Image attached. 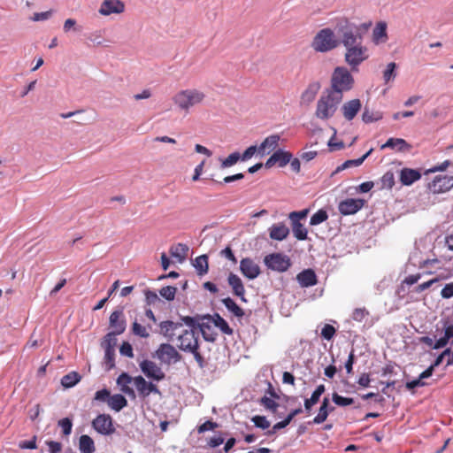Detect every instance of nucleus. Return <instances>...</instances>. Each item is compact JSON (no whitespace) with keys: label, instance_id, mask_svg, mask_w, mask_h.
<instances>
[{"label":"nucleus","instance_id":"obj_1","mask_svg":"<svg viewBox=\"0 0 453 453\" xmlns=\"http://www.w3.org/2000/svg\"><path fill=\"white\" fill-rule=\"evenodd\" d=\"M177 346L185 352L192 353L200 366L203 365V357L199 352V332L196 328H181L177 335Z\"/></svg>","mask_w":453,"mask_h":453},{"label":"nucleus","instance_id":"obj_2","mask_svg":"<svg viewBox=\"0 0 453 453\" xmlns=\"http://www.w3.org/2000/svg\"><path fill=\"white\" fill-rule=\"evenodd\" d=\"M342 98V95H338L328 88L325 89L317 102L316 117L322 120L332 118L336 112Z\"/></svg>","mask_w":453,"mask_h":453},{"label":"nucleus","instance_id":"obj_3","mask_svg":"<svg viewBox=\"0 0 453 453\" xmlns=\"http://www.w3.org/2000/svg\"><path fill=\"white\" fill-rule=\"evenodd\" d=\"M205 94L196 88H187L177 92L173 97V102L181 111L188 112L189 110L203 102Z\"/></svg>","mask_w":453,"mask_h":453},{"label":"nucleus","instance_id":"obj_4","mask_svg":"<svg viewBox=\"0 0 453 453\" xmlns=\"http://www.w3.org/2000/svg\"><path fill=\"white\" fill-rule=\"evenodd\" d=\"M354 84V78L349 71L343 66L336 67L331 76L329 90L342 95L350 90Z\"/></svg>","mask_w":453,"mask_h":453},{"label":"nucleus","instance_id":"obj_5","mask_svg":"<svg viewBox=\"0 0 453 453\" xmlns=\"http://www.w3.org/2000/svg\"><path fill=\"white\" fill-rule=\"evenodd\" d=\"M340 44L334 31L330 28H323L315 35L311 47L317 52H327L335 49Z\"/></svg>","mask_w":453,"mask_h":453},{"label":"nucleus","instance_id":"obj_6","mask_svg":"<svg viewBox=\"0 0 453 453\" xmlns=\"http://www.w3.org/2000/svg\"><path fill=\"white\" fill-rule=\"evenodd\" d=\"M368 58V50L362 42L346 48L344 60L352 71H357L359 65Z\"/></svg>","mask_w":453,"mask_h":453},{"label":"nucleus","instance_id":"obj_7","mask_svg":"<svg viewBox=\"0 0 453 453\" xmlns=\"http://www.w3.org/2000/svg\"><path fill=\"white\" fill-rule=\"evenodd\" d=\"M341 41L345 48L362 42L359 28L353 23L345 20L338 29Z\"/></svg>","mask_w":453,"mask_h":453},{"label":"nucleus","instance_id":"obj_8","mask_svg":"<svg viewBox=\"0 0 453 453\" xmlns=\"http://www.w3.org/2000/svg\"><path fill=\"white\" fill-rule=\"evenodd\" d=\"M157 358L167 365L175 364L181 359V355L169 343H162L156 351Z\"/></svg>","mask_w":453,"mask_h":453},{"label":"nucleus","instance_id":"obj_9","mask_svg":"<svg viewBox=\"0 0 453 453\" xmlns=\"http://www.w3.org/2000/svg\"><path fill=\"white\" fill-rule=\"evenodd\" d=\"M265 264L268 268L278 272H285L291 265L290 259L281 253H273L266 256Z\"/></svg>","mask_w":453,"mask_h":453},{"label":"nucleus","instance_id":"obj_10","mask_svg":"<svg viewBox=\"0 0 453 453\" xmlns=\"http://www.w3.org/2000/svg\"><path fill=\"white\" fill-rule=\"evenodd\" d=\"M93 428L99 434L110 435L115 432L112 418L109 414H99L92 421Z\"/></svg>","mask_w":453,"mask_h":453},{"label":"nucleus","instance_id":"obj_11","mask_svg":"<svg viewBox=\"0 0 453 453\" xmlns=\"http://www.w3.org/2000/svg\"><path fill=\"white\" fill-rule=\"evenodd\" d=\"M453 188V176L439 175L428 184V189L433 194L445 193Z\"/></svg>","mask_w":453,"mask_h":453},{"label":"nucleus","instance_id":"obj_12","mask_svg":"<svg viewBox=\"0 0 453 453\" xmlns=\"http://www.w3.org/2000/svg\"><path fill=\"white\" fill-rule=\"evenodd\" d=\"M110 326L113 331L108 334L105 339L112 340L115 342V339L112 336L122 334L126 329V321L123 318V312L121 311H114L110 316Z\"/></svg>","mask_w":453,"mask_h":453},{"label":"nucleus","instance_id":"obj_13","mask_svg":"<svg viewBox=\"0 0 453 453\" xmlns=\"http://www.w3.org/2000/svg\"><path fill=\"white\" fill-rule=\"evenodd\" d=\"M98 12L103 16L120 14L125 12V4L120 0H104Z\"/></svg>","mask_w":453,"mask_h":453},{"label":"nucleus","instance_id":"obj_14","mask_svg":"<svg viewBox=\"0 0 453 453\" xmlns=\"http://www.w3.org/2000/svg\"><path fill=\"white\" fill-rule=\"evenodd\" d=\"M365 204L363 199L348 198L340 202L338 210L342 215H352L357 213Z\"/></svg>","mask_w":453,"mask_h":453},{"label":"nucleus","instance_id":"obj_15","mask_svg":"<svg viewBox=\"0 0 453 453\" xmlns=\"http://www.w3.org/2000/svg\"><path fill=\"white\" fill-rule=\"evenodd\" d=\"M142 372L150 379L155 380H162L165 378V372L162 369L154 362L150 360H144L140 364Z\"/></svg>","mask_w":453,"mask_h":453},{"label":"nucleus","instance_id":"obj_16","mask_svg":"<svg viewBox=\"0 0 453 453\" xmlns=\"http://www.w3.org/2000/svg\"><path fill=\"white\" fill-rule=\"evenodd\" d=\"M291 158L292 154L290 152L278 150L266 160L265 165L266 168H271L275 165L283 167L291 161Z\"/></svg>","mask_w":453,"mask_h":453},{"label":"nucleus","instance_id":"obj_17","mask_svg":"<svg viewBox=\"0 0 453 453\" xmlns=\"http://www.w3.org/2000/svg\"><path fill=\"white\" fill-rule=\"evenodd\" d=\"M134 383L140 396L143 398L149 396L151 393H160L157 387L155 384L146 381L145 379L142 376L134 377Z\"/></svg>","mask_w":453,"mask_h":453},{"label":"nucleus","instance_id":"obj_18","mask_svg":"<svg viewBox=\"0 0 453 453\" xmlns=\"http://www.w3.org/2000/svg\"><path fill=\"white\" fill-rule=\"evenodd\" d=\"M240 270L243 276L250 280H253L260 274L258 265L250 257H245L241 260Z\"/></svg>","mask_w":453,"mask_h":453},{"label":"nucleus","instance_id":"obj_19","mask_svg":"<svg viewBox=\"0 0 453 453\" xmlns=\"http://www.w3.org/2000/svg\"><path fill=\"white\" fill-rule=\"evenodd\" d=\"M182 326L181 323L172 320H165L159 323L160 334L169 340L177 336Z\"/></svg>","mask_w":453,"mask_h":453},{"label":"nucleus","instance_id":"obj_20","mask_svg":"<svg viewBox=\"0 0 453 453\" xmlns=\"http://www.w3.org/2000/svg\"><path fill=\"white\" fill-rule=\"evenodd\" d=\"M362 104L359 99H352L344 103L342 106V112L346 120H352L361 110Z\"/></svg>","mask_w":453,"mask_h":453},{"label":"nucleus","instance_id":"obj_21","mask_svg":"<svg viewBox=\"0 0 453 453\" xmlns=\"http://www.w3.org/2000/svg\"><path fill=\"white\" fill-rule=\"evenodd\" d=\"M279 134H272L266 137L260 146L257 149V153L260 156H265L270 154L272 151L275 150L279 145L280 142Z\"/></svg>","mask_w":453,"mask_h":453},{"label":"nucleus","instance_id":"obj_22","mask_svg":"<svg viewBox=\"0 0 453 453\" xmlns=\"http://www.w3.org/2000/svg\"><path fill=\"white\" fill-rule=\"evenodd\" d=\"M389 148L398 152H408L411 150L412 146L402 138H389L380 149L384 150Z\"/></svg>","mask_w":453,"mask_h":453},{"label":"nucleus","instance_id":"obj_23","mask_svg":"<svg viewBox=\"0 0 453 453\" xmlns=\"http://www.w3.org/2000/svg\"><path fill=\"white\" fill-rule=\"evenodd\" d=\"M296 280L302 288H309L318 283L315 272L312 269H305L296 275Z\"/></svg>","mask_w":453,"mask_h":453},{"label":"nucleus","instance_id":"obj_24","mask_svg":"<svg viewBox=\"0 0 453 453\" xmlns=\"http://www.w3.org/2000/svg\"><path fill=\"white\" fill-rule=\"evenodd\" d=\"M229 286L232 288L234 295L240 297L241 300L245 301V288L240 277L233 273H230L227 278Z\"/></svg>","mask_w":453,"mask_h":453},{"label":"nucleus","instance_id":"obj_25","mask_svg":"<svg viewBox=\"0 0 453 453\" xmlns=\"http://www.w3.org/2000/svg\"><path fill=\"white\" fill-rule=\"evenodd\" d=\"M421 178V173L415 169L403 168L400 172V181L404 186H410Z\"/></svg>","mask_w":453,"mask_h":453},{"label":"nucleus","instance_id":"obj_26","mask_svg":"<svg viewBox=\"0 0 453 453\" xmlns=\"http://www.w3.org/2000/svg\"><path fill=\"white\" fill-rule=\"evenodd\" d=\"M289 229L283 223L273 224L269 228V236L273 240L282 241L288 237Z\"/></svg>","mask_w":453,"mask_h":453},{"label":"nucleus","instance_id":"obj_27","mask_svg":"<svg viewBox=\"0 0 453 453\" xmlns=\"http://www.w3.org/2000/svg\"><path fill=\"white\" fill-rule=\"evenodd\" d=\"M334 410V407H329V399L327 397H324L319 407V413L313 418L312 423L322 424L324 421L326 420L329 412L333 411Z\"/></svg>","mask_w":453,"mask_h":453},{"label":"nucleus","instance_id":"obj_28","mask_svg":"<svg viewBox=\"0 0 453 453\" xmlns=\"http://www.w3.org/2000/svg\"><path fill=\"white\" fill-rule=\"evenodd\" d=\"M319 88L320 84L319 82L309 84L301 95V102L306 104L311 103L315 99Z\"/></svg>","mask_w":453,"mask_h":453},{"label":"nucleus","instance_id":"obj_29","mask_svg":"<svg viewBox=\"0 0 453 453\" xmlns=\"http://www.w3.org/2000/svg\"><path fill=\"white\" fill-rule=\"evenodd\" d=\"M169 252L173 257L177 258L179 262H182L188 256V247L184 243H177L171 246Z\"/></svg>","mask_w":453,"mask_h":453},{"label":"nucleus","instance_id":"obj_30","mask_svg":"<svg viewBox=\"0 0 453 453\" xmlns=\"http://www.w3.org/2000/svg\"><path fill=\"white\" fill-rule=\"evenodd\" d=\"M132 381H134V378L126 372L121 373L117 379V383L120 386L121 391L128 395L134 396V391L128 386Z\"/></svg>","mask_w":453,"mask_h":453},{"label":"nucleus","instance_id":"obj_31","mask_svg":"<svg viewBox=\"0 0 453 453\" xmlns=\"http://www.w3.org/2000/svg\"><path fill=\"white\" fill-rule=\"evenodd\" d=\"M79 449L81 453H94L96 447L93 439L87 434L81 435L79 439Z\"/></svg>","mask_w":453,"mask_h":453},{"label":"nucleus","instance_id":"obj_32","mask_svg":"<svg viewBox=\"0 0 453 453\" xmlns=\"http://www.w3.org/2000/svg\"><path fill=\"white\" fill-rule=\"evenodd\" d=\"M111 341L112 340L105 339L107 345L105 346L104 363L107 370H111L115 366V350L111 345Z\"/></svg>","mask_w":453,"mask_h":453},{"label":"nucleus","instance_id":"obj_33","mask_svg":"<svg viewBox=\"0 0 453 453\" xmlns=\"http://www.w3.org/2000/svg\"><path fill=\"white\" fill-rule=\"evenodd\" d=\"M108 405L115 411H119L127 405V401L122 395L116 394L110 396Z\"/></svg>","mask_w":453,"mask_h":453},{"label":"nucleus","instance_id":"obj_34","mask_svg":"<svg viewBox=\"0 0 453 453\" xmlns=\"http://www.w3.org/2000/svg\"><path fill=\"white\" fill-rule=\"evenodd\" d=\"M372 38L375 43L385 42L387 36V25L384 22H379L373 29Z\"/></svg>","mask_w":453,"mask_h":453},{"label":"nucleus","instance_id":"obj_35","mask_svg":"<svg viewBox=\"0 0 453 453\" xmlns=\"http://www.w3.org/2000/svg\"><path fill=\"white\" fill-rule=\"evenodd\" d=\"M372 149H370L364 156H362L361 157L357 158V159H351V160H347L345 161L343 164H342L341 165H339L336 170L334 171V173H337L341 171H343L349 167H351V166H359L360 165L363 164V162L365 160V158L372 152Z\"/></svg>","mask_w":453,"mask_h":453},{"label":"nucleus","instance_id":"obj_36","mask_svg":"<svg viewBox=\"0 0 453 453\" xmlns=\"http://www.w3.org/2000/svg\"><path fill=\"white\" fill-rule=\"evenodd\" d=\"M226 308L231 311L235 317L242 318L244 316L243 310L230 297L222 300Z\"/></svg>","mask_w":453,"mask_h":453},{"label":"nucleus","instance_id":"obj_37","mask_svg":"<svg viewBox=\"0 0 453 453\" xmlns=\"http://www.w3.org/2000/svg\"><path fill=\"white\" fill-rule=\"evenodd\" d=\"M449 353L450 349H446L441 355L437 357L433 365H431L426 370L421 372V378L431 377L435 367L439 366L441 364L443 357Z\"/></svg>","mask_w":453,"mask_h":453},{"label":"nucleus","instance_id":"obj_38","mask_svg":"<svg viewBox=\"0 0 453 453\" xmlns=\"http://www.w3.org/2000/svg\"><path fill=\"white\" fill-rule=\"evenodd\" d=\"M81 377L78 372H71L62 377L61 384L63 387L69 388L75 386L81 380Z\"/></svg>","mask_w":453,"mask_h":453},{"label":"nucleus","instance_id":"obj_39","mask_svg":"<svg viewBox=\"0 0 453 453\" xmlns=\"http://www.w3.org/2000/svg\"><path fill=\"white\" fill-rule=\"evenodd\" d=\"M292 231L294 236L299 240L303 241L307 239L308 231L306 227L297 220L292 221Z\"/></svg>","mask_w":453,"mask_h":453},{"label":"nucleus","instance_id":"obj_40","mask_svg":"<svg viewBox=\"0 0 453 453\" xmlns=\"http://www.w3.org/2000/svg\"><path fill=\"white\" fill-rule=\"evenodd\" d=\"M194 266L196 267L199 275H203L208 273V256L201 255L195 259Z\"/></svg>","mask_w":453,"mask_h":453},{"label":"nucleus","instance_id":"obj_41","mask_svg":"<svg viewBox=\"0 0 453 453\" xmlns=\"http://www.w3.org/2000/svg\"><path fill=\"white\" fill-rule=\"evenodd\" d=\"M212 320L215 326L219 327L222 333L228 335L233 334V329L229 326L228 323L219 314H215Z\"/></svg>","mask_w":453,"mask_h":453},{"label":"nucleus","instance_id":"obj_42","mask_svg":"<svg viewBox=\"0 0 453 453\" xmlns=\"http://www.w3.org/2000/svg\"><path fill=\"white\" fill-rule=\"evenodd\" d=\"M199 327L205 341L214 342L216 340L217 334L213 331L210 325L202 323Z\"/></svg>","mask_w":453,"mask_h":453},{"label":"nucleus","instance_id":"obj_43","mask_svg":"<svg viewBox=\"0 0 453 453\" xmlns=\"http://www.w3.org/2000/svg\"><path fill=\"white\" fill-rule=\"evenodd\" d=\"M328 219V214L326 211L320 209L317 212H315L311 219H310V225L311 226H317L323 222H325Z\"/></svg>","mask_w":453,"mask_h":453},{"label":"nucleus","instance_id":"obj_44","mask_svg":"<svg viewBox=\"0 0 453 453\" xmlns=\"http://www.w3.org/2000/svg\"><path fill=\"white\" fill-rule=\"evenodd\" d=\"M132 333L141 338L150 337V333L147 326H142L136 320L132 325Z\"/></svg>","mask_w":453,"mask_h":453},{"label":"nucleus","instance_id":"obj_45","mask_svg":"<svg viewBox=\"0 0 453 453\" xmlns=\"http://www.w3.org/2000/svg\"><path fill=\"white\" fill-rule=\"evenodd\" d=\"M382 119V114L380 112H373L369 111L368 109H365L362 114V119L365 123H372L373 121H377Z\"/></svg>","mask_w":453,"mask_h":453},{"label":"nucleus","instance_id":"obj_46","mask_svg":"<svg viewBox=\"0 0 453 453\" xmlns=\"http://www.w3.org/2000/svg\"><path fill=\"white\" fill-rule=\"evenodd\" d=\"M177 288L173 286H166L159 290V294L162 297L167 301H173L175 297Z\"/></svg>","mask_w":453,"mask_h":453},{"label":"nucleus","instance_id":"obj_47","mask_svg":"<svg viewBox=\"0 0 453 453\" xmlns=\"http://www.w3.org/2000/svg\"><path fill=\"white\" fill-rule=\"evenodd\" d=\"M396 65L395 62L388 64L386 70L383 72V79L386 83L389 81L394 80L396 76L395 73Z\"/></svg>","mask_w":453,"mask_h":453},{"label":"nucleus","instance_id":"obj_48","mask_svg":"<svg viewBox=\"0 0 453 453\" xmlns=\"http://www.w3.org/2000/svg\"><path fill=\"white\" fill-rule=\"evenodd\" d=\"M260 403L266 410L271 411L273 414L277 413L279 404L273 398L264 396L261 398Z\"/></svg>","mask_w":453,"mask_h":453},{"label":"nucleus","instance_id":"obj_49","mask_svg":"<svg viewBox=\"0 0 453 453\" xmlns=\"http://www.w3.org/2000/svg\"><path fill=\"white\" fill-rule=\"evenodd\" d=\"M333 402L338 406H348L354 403V399L350 397H343L337 393L332 395Z\"/></svg>","mask_w":453,"mask_h":453},{"label":"nucleus","instance_id":"obj_50","mask_svg":"<svg viewBox=\"0 0 453 453\" xmlns=\"http://www.w3.org/2000/svg\"><path fill=\"white\" fill-rule=\"evenodd\" d=\"M395 185V176L392 172H387L381 177V186L383 188L391 189Z\"/></svg>","mask_w":453,"mask_h":453},{"label":"nucleus","instance_id":"obj_51","mask_svg":"<svg viewBox=\"0 0 453 453\" xmlns=\"http://www.w3.org/2000/svg\"><path fill=\"white\" fill-rule=\"evenodd\" d=\"M241 158V155L239 152H234L230 154L226 158L222 160L221 167L222 168H227L234 165H235L239 159Z\"/></svg>","mask_w":453,"mask_h":453},{"label":"nucleus","instance_id":"obj_52","mask_svg":"<svg viewBox=\"0 0 453 453\" xmlns=\"http://www.w3.org/2000/svg\"><path fill=\"white\" fill-rule=\"evenodd\" d=\"M368 315L369 311L365 308H357L353 311L351 318L357 322H362Z\"/></svg>","mask_w":453,"mask_h":453},{"label":"nucleus","instance_id":"obj_53","mask_svg":"<svg viewBox=\"0 0 453 453\" xmlns=\"http://www.w3.org/2000/svg\"><path fill=\"white\" fill-rule=\"evenodd\" d=\"M58 426L61 427L64 435L67 436L72 433L73 423L69 418L60 419Z\"/></svg>","mask_w":453,"mask_h":453},{"label":"nucleus","instance_id":"obj_54","mask_svg":"<svg viewBox=\"0 0 453 453\" xmlns=\"http://www.w3.org/2000/svg\"><path fill=\"white\" fill-rule=\"evenodd\" d=\"M252 422L257 427L262 428V429H267L270 426V422L266 419L265 416H254L251 418Z\"/></svg>","mask_w":453,"mask_h":453},{"label":"nucleus","instance_id":"obj_55","mask_svg":"<svg viewBox=\"0 0 453 453\" xmlns=\"http://www.w3.org/2000/svg\"><path fill=\"white\" fill-rule=\"evenodd\" d=\"M335 332H336L335 328L333 326L326 324L324 326V327L321 330V336L324 339L329 341L334 337V335L335 334Z\"/></svg>","mask_w":453,"mask_h":453},{"label":"nucleus","instance_id":"obj_56","mask_svg":"<svg viewBox=\"0 0 453 453\" xmlns=\"http://www.w3.org/2000/svg\"><path fill=\"white\" fill-rule=\"evenodd\" d=\"M219 426V424L211 420H207L197 427V432L203 434L209 430H214Z\"/></svg>","mask_w":453,"mask_h":453},{"label":"nucleus","instance_id":"obj_57","mask_svg":"<svg viewBox=\"0 0 453 453\" xmlns=\"http://www.w3.org/2000/svg\"><path fill=\"white\" fill-rule=\"evenodd\" d=\"M119 352H120V354L122 356H125V357H134L133 347L127 342H124L121 344V346L119 348Z\"/></svg>","mask_w":453,"mask_h":453},{"label":"nucleus","instance_id":"obj_58","mask_svg":"<svg viewBox=\"0 0 453 453\" xmlns=\"http://www.w3.org/2000/svg\"><path fill=\"white\" fill-rule=\"evenodd\" d=\"M110 396H111L110 391L106 388H104V389L96 391V393L95 395V400L101 401V402H105V401L108 402Z\"/></svg>","mask_w":453,"mask_h":453},{"label":"nucleus","instance_id":"obj_59","mask_svg":"<svg viewBox=\"0 0 453 453\" xmlns=\"http://www.w3.org/2000/svg\"><path fill=\"white\" fill-rule=\"evenodd\" d=\"M36 436H33V438L29 441H22L19 443V447L20 449H35L37 448L36 445Z\"/></svg>","mask_w":453,"mask_h":453},{"label":"nucleus","instance_id":"obj_60","mask_svg":"<svg viewBox=\"0 0 453 453\" xmlns=\"http://www.w3.org/2000/svg\"><path fill=\"white\" fill-rule=\"evenodd\" d=\"M308 211H309L307 209L299 211H293L289 214V219H291V221L297 220L300 222V219L306 218Z\"/></svg>","mask_w":453,"mask_h":453},{"label":"nucleus","instance_id":"obj_61","mask_svg":"<svg viewBox=\"0 0 453 453\" xmlns=\"http://www.w3.org/2000/svg\"><path fill=\"white\" fill-rule=\"evenodd\" d=\"M425 378H421V374L419 375V377L416 380H413L411 381H408L406 383V388L410 390L411 389H414L418 387H423L426 385V382L423 381Z\"/></svg>","mask_w":453,"mask_h":453},{"label":"nucleus","instance_id":"obj_62","mask_svg":"<svg viewBox=\"0 0 453 453\" xmlns=\"http://www.w3.org/2000/svg\"><path fill=\"white\" fill-rule=\"evenodd\" d=\"M257 149H258V147H257L255 145H252V146H250L249 148H247L245 150V151L242 153V155L241 156L242 160L245 161V160L251 158L254 156V154L256 152H257Z\"/></svg>","mask_w":453,"mask_h":453},{"label":"nucleus","instance_id":"obj_63","mask_svg":"<svg viewBox=\"0 0 453 453\" xmlns=\"http://www.w3.org/2000/svg\"><path fill=\"white\" fill-rule=\"evenodd\" d=\"M442 298L449 299L453 296V282L446 284L441 291Z\"/></svg>","mask_w":453,"mask_h":453},{"label":"nucleus","instance_id":"obj_64","mask_svg":"<svg viewBox=\"0 0 453 453\" xmlns=\"http://www.w3.org/2000/svg\"><path fill=\"white\" fill-rule=\"evenodd\" d=\"M50 453H59L62 450V444L58 441H47Z\"/></svg>","mask_w":453,"mask_h":453}]
</instances>
